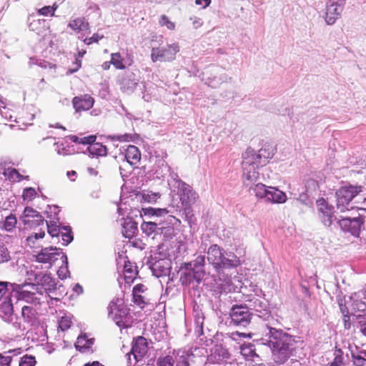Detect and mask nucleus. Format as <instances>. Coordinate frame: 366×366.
<instances>
[{"instance_id":"nucleus-22","label":"nucleus","mask_w":366,"mask_h":366,"mask_svg":"<svg viewBox=\"0 0 366 366\" xmlns=\"http://www.w3.org/2000/svg\"><path fill=\"white\" fill-rule=\"evenodd\" d=\"M174 355L175 359L174 362H176V366H189L190 362H192L194 358L192 352L185 349L177 350Z\"/></svg>"},{"instance_id":"nucleus-38","label":"nucleus","mask_w":366,"mask_h":366,"mask_svg":"<svg viewBox=\"0 0 366 366\" xmlns=\"http://www.w3.org/2000/svg\"><path fill=\"white\" fill-rule=\"evenodd\" d=\"M121 90L126 93L132 92L137 85V82L134 79H132L129 77H124L121 80Z\"/></svg>"},{"instance_id":"nucleus-53","label":"nucleus","mask_w":366,"mask_h":366,"mask_svg":"<svg viewBox=\"0 0 366 366\" xmlns=\"http://www.w3.org/2000/svg\"><path fill=\"white\" fill-rule=\"evenodd\" d=\"M159 24L161 26H165L169 30H174L175 29V23L170 21L169 19L166 15H162Z\"/></svg>"},{"instance_id":"nucleus-28","label":"nucleus","mask_w":366,"mask_h":366,"mask_svg":"<svg viewBox=\"0 0 366 366\" xmlns=\"http://www.w3.org/2000/svg\"><path fill=\"white\" fill-rule=\"evenodd\" d=\"M192 268L194 269V276L199 278H204L205 274L204 263L205 257L203 255L198 256L193 262H191Z\"/></svg>"},{"instance_id":"nucleus-23","label":"nucleus","mask_w":366,"mask_h":366,"mask_svg":"<svg viewBox=\"0 0 366 366\" xmlns=\"http://www.w3.org/2000/svg\"><path fill=\"white\" fill-rule=\"evenodd\" d=\"M174 216L169 215L167 217V225H160L159 234L162 235L164 240H170L174 237Z\"/></svg>"},{"instance_id":"nucleus-42","label":"nucleus","mask_w":366,"mask_h":366,"mask_svg":"<svg viewBox=\"0 0 366 366\" xmlns=\"http://www.w3.org/2000/svg\"><path fill=\"white\" fill-rule=\"evenodd\" d=\"M63 245H68L73 240L71 228L68 226L62 227L60 232Z\"/></svg>"},{"instance_id":"nucleus-24","label":"nucleus","mask_w":366,"mask_h":366,"mask_svg":"<svg viewBox=\"0 0 366 366\" xmlns=\"http://www.w3.org/2000/svg\"><path fill=\"white\" fill-rule=\"evenodd\" d=\"M124 158L131 165L138 164L141 159V154L139 149L133 145H129L125 150Z\"/></svg>"},{"instance_id":"nucleus-4","label":"nucleus","mask_w":366,"mask_h":366,"mask_svg":"<svg viewBox=\"0 0 366 366\" xmlns=\"http://www.w3.org/2000/svg\"><path fill=\"white\" fill-rule=\"evenodd\" d=\"M168 184L172 189L174 190V188L178 189L177 193L180 196V200L185 209L189 208L192 204L197 201L199 198L197 193L189 184L179 179L177 174L170 173Z\"/></svg>"},{"instance_id":"nucleus-50","label":"nucleus","mask_w":366,"mask_h":366,"mask_svg":"<svg viewBox=\"0 0 366 366\" xmlns=\"http://www.w3.org/2000/svg\"><path fill=\"white\" fill-rule=\"evenodd\" d=\"M36 196V189L33 187H27L24 189L22 197L24 201L30 202Z\"/></svg>"},{"instance_id":"nucleus-13","label":"nucleus","mask_w":366,"mask_h":366,"mask_svg":"<svg viewBox=\"0 0 366 366\" xmlns=\"http://www.w3.org/2000/svg\"><path fill=\"white\" fill-rule=\"evenodd\" d=\"M318 207L319 217L325 226L330 227L332 222L336 219L334 216L333 207L329 206L326 201L323 199H319L317 201Z\"/></svg>"},{"instance_id":"nucleus-62","label":"nucleus","mask_w":366,"mask_h":366,"mask_svg":"<svg viewBox=\"0 0 366 366\" xmlns=\"http://www.w3.org/2000/svg\"><path fill=\"white\" fill-rule=\"evenodd\" d=\"M12 357L11 356H3L0 357V366H10Z\"/></svg>"},{"instance_id":"nucleus-3","label":"nucleus","mask_w":366,"mask_h":366,"mask_svg":"<svg viewBox=\"0 0 366 366\" xmlns=\"http://www.w3.org/2000/svg\"><path fill=\"white\" fill-rule=\"evenodd\" d=\"M11 295L18 300H23L34 305H39L42 299L45 297L39 285L26 282L11 285Z\"/></svg>"},{"instance_id":"nucleus-9","label":"nucleus","mask_w":366,"mask_h":366,"mask_svg":"<svg viewBox=\"0 0 366 366\" xmlns=\"http://www.w3.org/2000/svg\"><path fill=\"white\" fill-rule=\"evenodd\" d=\"M361 192V187L352 185H345L341 187L336 192L337 209L341 212L349 210L350 202Z\"/></svg>"},{"instance_id":"nucleus-59","label":"nucleus","mask_w":366,"mask_h":366,"mask_svg":"<svg viewBox=\"0 0 366 366\" xmlns=\"http://www.w3.org/2000/svg\"><path fill=\"white\" fill-rule=\"evenodd\" d=\"M158 366H173L172 357L167 356L164 358L159 359Z\"/></svg>"},{"instance_id":"nucleus-61","label":"nucleus","mask_w":366,"mask_h":366,"mask_svg":"<svg viewBox=\"0 0 366 366\" xmlns=\"http://www.w3.org/2000/svg\"><path fill=\"white\" fill-rule=\"evenodd\" d=\"M50 6H45L37 10V13L39 15L44 16H51V11H50Z\"/></svg>"},{"instance_id":"nucleus-49","label":"nucleus","mask_w":366,"mask_h":366,"mask_svg":"<svg viewBox=\"0 0 366 366\" xmlns=\"http://www.w3.org/2000/svg\"><path fill=\"white\" fill-rule=\"evenodd\" d=\"M85 53H86V51L84 50L79 51L78 56L76 57L75 61L74 62V67L69 69L67 71V74H73V73L76 72L81 67V59L82 58V56H84V54Z\"/></svg>"},{"instance_id":"nucleus-47","label":"nucleus","mask_w":366,"mask_h":366,"mask_svg":"<svg viewBox=\"0 0 366 366\" xmlns=\"http://www.w3.org/2000/svg\"><path fill=\"white\" fill-rule=\"evenodd\" d=\"M44 235L45 232L44 231L31 234L26 239L28 245L30 247H34L36 241L39 239H42L44 237Z\"/></svg>"},{"instance_id":"nucleus-51","label":"nucleus","mask_w":366,"mask_h":366,"mask_svg":"<svg viewBox=\"0 0 366 366\" xmlns=\"http://www.w3.org/2000/svg\"><path fill=\"white\" fill-rule=\"evenodd\" d=\"M11 259L10 253L4 245H0V264L8 262Z\"/></svg>"},{"instance_id":"nucleus-36","label":"nucleus","mask_w":366,"mask_h":366,"mask_svg":"<svg viewBox=\"0 0 366 366\" xmlns=\"http://www.w3.org/2000/svg\"><path fill=\"white\" fill-rule=\"evenodd\" d=\"M5 177L12 182H19L21 181L22 179H29V176H23L21 175L18 170L16 169H7L4 172Z\"/></svg>"},{"instance_id":"nucleus-25","label":"nucleus","mask_w":366,"mask_h":366,"mask_svg":"<svg viewBox=\"0 0 366 366\" xmlns=\"http://www.w3.org/2000/svg\"><path fill=\"white\" fill-rule=\"evenodd\" d=\"M94 344V339L89 338L86 334L78 337L75 346L76 350L81 352H89Z\"/></svg>"},{"instance_id":"nucleus-58","label":"nucleus","mask_w":366,"mask_h":366,"mask_svg":"<svg viewBox=\"0 0 366 366\" xmlns=\"http://www.w3.org/2000/svg\"><path fill=\"white\" fill-rule=\"evenodd\" d=\"M141 216H147L149 217H155V208L147 207L142 208L140 212Z\"/></svg>"},{"instance_id":"nucleus-63","label":"nucleus","mask_w":366,"mask_h":366,"mask_svg":"<svg viewBox=\"0 0 366 366\" xmlns=\"http://www.w3.org/2000/svg\"><path fill=\"white\" fill-rule=\"evenodd\" d=\"M169 213L167 208H155V217H164Z\"/></svg>"},{"instance_id":"nucleus-30","label":"nucleus","mask_w":366,"mask_h":366,"mask_svg":"<svg viewBox=\"0 0 366 366\" xmlns=\"http://www.w3.org/2000/svg\"><path fill=\"white\" fill-rule=\"evenodd\" d=\"M30 217H36V222L38 224H43L44 219L41 218V216L39 214V213L33 209L31 207H26L24 209V211L23 212L22 215V221L24 224H29L31 222Z\"/></svg>"},{"instance_id":"nucleus-16","label":"nucleus","mask_w":366,"mask_h":366,"mask_svg":"<svg viewBox=\"0 0 366 366\" xmlns=\"http://www.w3.org/2000/svg\"><path fill=\"white\" fill-rule=\"evenodd\" d=\"M244 154L262 167L266 165L268 159L273 156L272 151L267 148H262L257 152L253 149H247Z\"/></svg>"},{"instance_id":"nucleus-64","label":"nucleus","mask_w":366,"mask_h":366,"mask_svg":"<svg viewBox=\"0 0 366 366\" xmlns=\"http://www.w3.org/2000/svg\"><path fill=\"white\" fill-rule=\"evenodd\" d=\"M360 332L366 337V321L360 320L359 321Z\"/></svg>"},{"instance_id":"nucleus-34","label":"nucleus","mask_w":366,"mask_h":366,"mask_svg":"<svg viewBox=\"0 0 366 366\" xmlns=\"http://www.w3.org/2000/svg\"><path fill=\"white\" fill-rule=\"evenodd\" d=\"M41 289L42 287L46 292H51L52 291L56 290V285L55 283V280L48 274H45L41 279Z\"/></svg>"},{"instance_id":"nucleus-40","label":"nucleus","mask_w":366,"mask_h":366,"mask_svg":"<svg viewBox=\"0 0 366 366\" xmlns=\"http://www.w3.org/2000/svg\"><path fill=\"white\" fill-rule=\"evenodd\" d=\"M55 150L59 155L67 156L74 153V149L65 143L57 142L55 143Z\"/></svg>"},{"instance_id":"nucleus-20","label":"nucleus","mask_w":366,"mask_h":366,"mask_svg":"<svg viewBox=\"0 0 366 366\" xmlns=\"http://www.w3.org/2000/svg\"><path fill=\"white\" fill-rule=\"evenodd\" d=\"M72 102L76 111L79 112L91 109L94 105V100L91 96L85 94L81 97H74Z\"/></svg>"},{"instance_id":"nucleus-19","label":"nucleus","mask_w":366,"mask_h":366,"mask_svg":"<svg viewBox=\"0 0 366 366\" xmlns=\"http://www.w3.org/2000/svg\"><path fill=\"white\" fill-rule=\"evenodd\" d=\"M181 271L180 281L182 285H188L193 281L199 283L203 280V278L198 279L194 276V269L192 268V263H184L181 267Z\"/></svg>"},{"instance_id":"nucleus-43","label":"nucleus","mask_w":366,"mask_h":366,"mask_svg":"<svg viewBox=\"0 0 366 366\" xmlns=\"http://www.w3.org/2000/svg\"><path fill=\"white\" fill-rule=\"evenodd\" d=\"M125 59L119 53L112 54L111 62L117 69H124L125 67Z\"/></svg>"},{"instance_id":"nucleus-11","label":"nucleus","mask_w":366,"mask_h":366,"mask_svg":"<svg viewBox=\"0 0 366 366\" xmlns=\"http://www.w3.org/2000/svg\"><path fill=\"white\" fill-rule=\"evenodd\" d=\"M230 317L235 325L246 327L251 321L252 314L247 307L234 305L230 312Z\"/></svg>"},{"instance_id":"nucleus-44","label":"nucleus","mask_w":366,"mask_h":366,"mask_svg":"<svg viewBox=\"0 0 366 366\" xmlns=\"http://www.w3.org/2000/svg\"><path fill=\"white\" fill-rule=\"evenodd\" d=\"M48 233L52 237H58L61 231V229L56 224V222L50 221L46 222Z\"/></svg>"},{"instance_id":"nucleus-48","label":"nucleus","mask_w":366,"mask_h":366,"mask_svg":"<svg viewBox=\"0 0 366 366\" xmlns=\"http://www.w3.org/2000/svg\"><path fill=\"white\" fill-rule=\"evenodd\" d=\"M71 317L70 315H64L61 317L59 321V327L64 331L69 329L71 325Z\"/></svg>"},{"instance_id":"nucleus-37","label":"nucleus","mask_w":366,"mask_h":366,"mask_svg":"<svg viewBox=\"0 0 366 366\" xmlns=\"http://www.w3.org/2000/svg\"><path fill=\"white\" fill-rule=\"evenodd\" d=\"M61 262V265L57 271V274L61 280L66 279L69 276V271L68 269V261L67 257L64 254L61 255V258L60 259Z\"/></svg>"},{"instance_id":"nucleus-5","label":"nucleus","mask_w":366,"mask_h":366,"mask_svg":"<svg viewBox=\"0 0 366 366\" xmlns=\"http://www.w3.org/2000/svg\"><path fill=\"white\" fill-rule=\"evenodd\" d=\"M242 181L244 187L249 189L252 194L254 193V187L262 183L257 182L259 178V169L262 166L257 164L249 157L243 153L242 154Z\"/></svg>"},{"instance_id":"nucleus-54","label":"nucleus","mask_w":366,"mask_h":366,"mask_svg":"<svg viewBox=\"0 0 366 366\" xmlns=\"http://www.w3.org/2000/svg\"><path fill=\"white\" fill-rule=\"evenodd\" d=\"M133 299L134 302L141 308H144L147 305V301L142 295H134Z\"/></svg>"},{"instance_id":"nucleus-56","label":"nucleus","mask_w":366,"mask_h":366,"mask_svg":"<svg viewBox=\"0 0 366 366\" xmlns=\"http://www.w3.org/2000/svg\"><path fill=\"white\" fill-rule=\"evenodd\" d=\"M95 140L96 137L93 135L84 137H78L76 143L88 145V144L93 143L94 142H95Z\"/></svg>"},{"instance_id":"nucleus-41","label":"nucleus","mask_w":366,"mask_h":366,"mask_svg":"<svg viewBox=\"0 0 366 366\" xmlns=\"http://www.w3.org/2000/svg\"><path fill=\"white\" fill-rule=\"evenodd\" d=\"M142 201L149 204L155 203L157 199L161 197L159 192H153L150 191L143 192L141 194Z\"/></svg>"},{"instance_id":"nucleus-21","label":"nucleus","mask_w":366,"mask_h":366,"mask_svg":"<svg viewBox=\"0 0 366 366\" xmlns=\"http://www.w3.org/2000/svg\"><path fill=\"white\" fill-rule=\"evenodd\" d=\"M67 27L75 33H81L89 29V24L85 17L79 16L71 19Z\"/></svg>"},{"instance_id":"nucleus-60","label":"nucleus","mask_w":366,"mask_h":366,"mask_svg":"<svg viewBox=\"0 0 366 366\" xmlns=\"http://www.w3.org/2000/svg\"><path fill=\"white\" fill-rule=\"evenodd\" d=\"M146 287L142 284H137L133 288V295H142L146 291Z\"/></svg>"},{"instance_id":"nucleus-17","label":"nucleus","mask_w":366,"mask_h":366,"mask_svg":"<svg viewBox=\"0 0 366 366\" xmlns=\"http://www.w3.org/2000/svg\"><path fill=\"white\" fill-rule=\"evenodd\" d=\"M147 352V340L143 337H138L134 339L132 347V355L136 362L139 361ZM128 359L130 360L131 354H127Z\"/></svg>"},{"instance_id":"nucleus-1","label":"nucleus","mask_w":366,"mask_h":366,"mask_svg":"<svg viewBox=\"0 0 366 366\" xmlns=\"http://www.w3.org/2000/svg\"><path fill=\"white\" fill-rule=\"evenodd\" d=\"M265 336L268 340H262L264 345H267L272 350V357L278 364L285 362L292 355L295 348V339L282 330L273 327H267Z\"/></svg>"},{"instance_id":"nucleus-14","label":"nucleus","mask_w":366,"mask_h":366,"mask_svg":"<svg viewBox=\"0 0 366 366\" xmlns=\"http://www.w3.org/2000/svg\"><path fill=\"white\" fill-rule=\"evenodd\" d=\"M177 51V47H152L151 56L153 61H171Z\"/></svg>"},{"instance_id":"nucleus-7","label":"nucleus","mask_w":366,"mask_h":366,"mask_svg":"<svg viewBox=\"0 0 366 366\" xmlns=\"http://www.w3.org/2000/svg\"><path fill=\"white\" fill-rule=\"evenodd\" d=\"M14 283L0 282V316L4 321L12 323L14 320V307L10 294L11 285Z\"/></svg>"},{"instance_id":"nucleus-55","label":"nucleus","mask_w":366,"mask_h":366,"mask_svg":"<svg viewBox=\"0 0 366 366\" xmlns=\"http://www.w3.org/2000/svg\"><path fill=\"white\" fill-rule=\"evenodd\" d=\"M327 366H344L343 357L340 354V351H338L337 353H335L334 360Z\"/></svg>"},{"instance_id":"nucleus-8","label":"nucleus","mask_w":366,"mask_h":366,"mask_svg":"<svg viewBox=\"0 0 366 366\" xmlns=\"http://www.w3.org/2000/svg\"><path fill=\"white\" fill-rule=\"evenodd\" d=\"M120 300L117 302L112 301L109 305V317L120 328H127L132 326V317L129 315L127 308L122 307L118 304Z\"/></svg>"},{"instance_id":"nucleus-32","label":"nucleus","mask_w":366,"mask_h":366,"mask_svg":"<svg viewBox=\"0 0 366 366\" xmlns=\"http://www.w3.org/2000/svg\"><path fill=\"white\" fill-rule=\"evenodd\" d=\"M219 285L224 291L229 292H234L237 290L241 288V282L236 277H234L233 280H224L222 283H219Z\"/></svg>"},{"instance_id":"nucleus-26","label":"nucleus","mask_w":366,"mask_h":366,"mask_svg":"<svg viewBox=\"0 0 366 366\" xmlns=\"http://www.w3.org/2000/svg\"><path fill=\"white\" fill-rule=\"evenodd\" d=\"M162 223H156L153 222H144L141 224L142 232L148 237H152L153 239L157 234H159V227Z\"/></svg>"},{"instance_id":"nucleus-31","label":"nucleus","mask_w":366,"mask_h":366,"mask_svg":"<svg viewBox=\"0 0 366 366\" xmlns=\"http://www.w3.org/2000/svg\"><path fill=\"white\" fill-rule=\"evenodd\" d=\"M137 229V223L132 219L124 220L122 224V234L126 238H132Z\"/></svg>"},{"instance_id":"nucleus-39","label":"nucleus","mask_w":366,"mask_h":366,"mask_svg":"<svg viewBox=\"0 0 366 366\" xmlns=\"http://www.w3.org/2000/svg\"><path fill=\"white\" fill-rule=\"evenodd\" d=\"M36 310L30 306H24L21 309V316L25 322H32L36 319Z\"/></svg>"},{"instance_id":"nucleus-57","label":"nucleus","mask_w":366,"mask_h":366,"mask_svg":"<svg viewBox=\"0 0 366 366\" xmlns=\"http://www.w3.org/2000/svg\"><path fill=\"white\" fill-rule=\"evenodd\" d=\"M230 337L233 340L237 341V340H239V339H240L242 337H243V338H251L252 337V334L251 333H244V332H232L231 333Z\"/></svg>"},{"instance_id":"nucleus-35","label":"nucleus","mask_w":366,"mask_h":366,"mask_svg":"<svg viewBox=\"0 0 366 366\" xmlns=\"http://www.w3.org/2000/svg\"><path fill=\"white\" fill-rule=\"evenodd\" d=\"M240 352L247 360H254V357H257V355L254 352V345L252 344H243L240 347Z\"/></svg>"},{"instance_id":"nucleus-2","label":"nucleus","mask_w":366,"mask_h":366,"mask_svg":"<svg viewBox=\"0 0 366 366\" xmlns=\"http://www.w3.org/2000/svg\"><path fill=\"white\" fill-rule=\"evenodd\" d=\"M207 261L217 271L224 268L237 267L242 264L239 257L232 252H223L217 244H213L208 249Z\"/></svg>"},{"instance_id":"nucleus-33","label":"nucleus","mask_w":366,"mask_h":366,"mask_svg":"<svg viewBox=\"0 0 366 366\" xmlns=\"http://www.w3.org/2000/svg\"><path fill=\"white\" fill-rule=\"evenodd\" d=\"M17 219L15 215L11 214L7 216L2 222H0V228L6 232L13 231L16 226Z\"/></svg>"},{"instance_id":"nucleus-27","label":"nucleus","mask_w":366,"mask_h":366,"mask_svg":"<svg viewBox=\"0 0 366 366\" xmlns=\"http://www.w3.org/2000/svg\"><path fill=\"white\" fill-rule=\"evenodd\" d=\"M88 145L86 150L89 156L103 157L107 155V147L102 144L94 142L93 143L88 144Z\"/></svg>"},{"instance_id":"nucleus-46","label":"nucleus","mask_w":366,"mask_h":366,"mask_svg":"<svg viewBox=\"0 0 366 366\" xmlns=\"http://www.w3.org/2000/svg\"><path fill=\"white\" fill-rule=\"evenodd\" d=\"M137 135L135 134H124L120 135H114L112 137L113 140H117L119 142H134L137 138Z\"/></svg>"},{"instance_id":"nucleus-6","label":"nucleus","mask_w":366,"mask_h":366,"mask_svg":"<svg viewBox=\"0 0 366 366\" xmlns=\"http://www.w3.org/2000/svg\"><path fill=\"white\" fill-rule=\"evenodd\" d=\"M253 194L258 199H262L267 203L283 204L287 199V194L278 187L267 186L264 184H257Z\"/></svg>"},{"instance_id":"nucleus-29","label":"nucleus","mask_w":366,"mask_h":366,"mask_svg":"<svg viewBox=\"0 0 366 366\" xmlns=\"http://www.w3.org/2000/svg\"><path fill=\"white\" fill-rule=\"evenodd\" d=\"M137 274L136 266L133 265L130 262H124V276L127 284L133 282Z\"/></svg>"},{"instance_id":"nucleus-18","label":"nucleus","mask_w":366,"mask_h":366,"mask_svg":"<svg viewBox=\"0 0 366 366\" xmlns=\"http://www.w3.org/2000/svg\"><path fill=\"white\" fill-rule=\"evenodd\" d=\"M342 4L333 0H330L326 6L325 21L327 24H333L340 17L342 11Z\"/></svg>"},{"instance_id":"nucleus-52","label":"nucleus","mask_w":366,"mask_h":366,"mask_svg":"<svg viewBox=\"0 0 366 366\" xmlns=\"http://www.w3.org/2000/svg\"><path fill=\"white\" fill-rule=\"evenodd\" d=\"M35 364L36 360L34 357L24 355L21 358L19 366H34Z\"/></svg>"},{"instance_id":"nucleus-45","label":"nucleus","mask_w":366,"mask_h":366,"mask_svg":"<svg viewBox=\"0 0 366 366\" xmlns=\"http://www.w3.org/2000/svg\"><path fill=\"white\" fill-rule=\"evenodd\" d=\"M352 357L355 366H366V351H361L357 355H353Z\"/></svg>"},{"instance_id":"nucleus-15","label":"nucleus","mask_w":366,"mask_h":366,"mask_svg":"<svg viewBox=\"0 0 366 366\" xmlns=\"http://www.w3.org/2000/svg\"><path fill=\"white\" fill-rule=\"evenodd\" d=\"M362 223L360 217H342L339 220V224L342 230L351 233L353 236L359 235Z\"/></svg>"},{"instance_id":"nucleus-12","label":"nucleus","mask_w":366,"mask_h":366,"mask_svg":"<svg viewBox=\"0 0 366 366\" xmlns=\"http://www.w3.org/2000/svg\"><path fill=\"white\" fill-rule=\"evenodd\" d=\"M363 293L361 291L355 292L346 299L345 298V308L342 303L340 302V307L342 312H345V309L348 310L350 308L352 310L364 311L366 309V302H364ZM348 312V311H347Z\"/></svg>"},{"instance_id":"nucleus-10","label":"nucleus","mask_w":366,"mask_h":366,"mask_svg":"<svg viewBox=\"0 0 366 366\" xmlns=\"http://www.w3.org/2000/svg\"><path fill=\"white\" fill-rule=\"evenodd\" d=\"M64 254V253L59 248L50 247L42 249L35 257L38 262L47 264V267L49 268Z\"/></svg>"}]
</instances>
